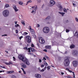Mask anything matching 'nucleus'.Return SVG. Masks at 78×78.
Returning a JSON list of instances; mask_svg holds the SVG:
<instances>
[{
	"label": "nucleus",
	"instance_id": "1a4fd4ad",
	"mask_svg": "<svg viewBox=\"0 0 78 78\" xmlns=\"http://www.w3.org/2000/svg\"><path fill=\"white\" fill-rule=\"evenodd\" d=\"M39 42L40 44H44L45 43V41L44 40V39H39Z\"/></svg>",
	"mask_w": 78,
	"mask_h": 78
},
{
	"label": "nucleus",
	"instance_id": "7c9ffc66",
	"mask_svg": "<svg viewBox=\"0 0 78 78\" xmlns=\"http://www.w3.org/2000/svg\"><path fill=\"white\" fill-rule=\"evenodd\" d=\"M12 78H16V76L14 75H12L11 76Z\"/></svg>",
	"mask_w": 78,
	"mask_h": 78
},
{
	"label": "nucleus",
	"instance_id": "6e6d98bb",
	"mask_svg": "<svg viewBox=\"0 0 78 78\" xmlns=\"http://www.w3.org/2000/svg\"><path fill=\"white\" fill-rule=\"evenodd\" d=\"M44 6H45V5L44 4H43V5H42V8H44Z\"/></svg>",
	"mask_w": 78,
	"mask_h": 78
},
{
	"label": "nucleus",
	"instance_id": "c03bdc74",
	"mask_svg": "<svg viewBox=\"0 0 78 78\" xmlns=\"http://www.w3.org/2000/svg\"><path fill=\"white\" fill-rule=\"evenodd\" d=\"M43 51H45V52H47V50L46 49H44L43 50Z\"/></svg>",
	"mask_w": 78,
	"mask_h": 78
},
{
	"label": "nucleus",
	"instance_id": "7ed1b4c3",
	"mask_svg": "<svg viewBox=\"0 0 78 78\" xmlns=\"http://www.w3.org/2000/svg\"><path fill=\"white\" fill-rule=\"evenodd\" d=\"M9 14V11L6 10L4 11L3 12V15L4 17H8Z\"/></svg>",
	"mask_w": 78,
	"mask_h": 78
},
{
	"label": "nucleus",
	"instance_id": "13d9d810",
	"mask_svg": "<svg viewBox=\"0 0 78 78\" xmlns=\"http://www.w3.org/2000/svg\"><path fill=\"white\" fill-rule=\"evenodd\" d=\"M37 27H40V25H39V24H38L37 25Z\"/></svg>",
	"mask_w": 78,
	"mask_h": 78
},
{
	"label": "nucleus",
	"instance_id": "c85d7f7f",
	"mask_svg": "<svg viewBox=\"0 0 78 78\" xmlns=\"http://www.w3.org/2000/svg\"><path fill=\"white\" fill-rule=\"evenodd\" d=\"M5 7H6V8H8V7H9V5L8 4H6L5 5Z\"/></svg>",
	"mask_w": 78,
	"mask_h": 78
},
{
	"label": "nucleus",
	"instance_id": "8fccbe9b",
	"mask_svg": "<svg viewBox=\"0 0 78 78\" xmlns=\"http://www.w3.org/2000/svg\"><path fill=\"white\" fill-rule=\"evenodd\" d=\"M7 36V34H4L2 35V36Z\"/></svg>",
	"mask_w": 78,
	"mask_h": 78
},
{
	"label": "nucleus",
	"instance_id": "412c9836",
	"mask_svg": "<svg viewBox=\"0 0 78 78\" xmlns=\"http://www.w3.org/2000/svg\"><path fill=\"white\" fill-rule=\"evenodd\" d=\"M30 48V50H31V51L34 52V51H35L34 49V48Z\"/></svg>",
	"mask_w": 78,
	"mask_h": 78
},
{
	"label": "nucleus",
	"instance_id": "dca6fc26",
	"mask_svg": "<svg viewBox=\"0 0 78 78\" xmlns=\"http://www.w3.org/2000/svg\"><path fill=\"white\" fill-rule=\"evenodd\" d=\"M30 32L32 34H34V30L33 29H32L30 30Z\"/></svg>",
	"mask_w": 78,
	"mask_h": 78
},
{
	"label": "nucleus",
	"instance_id": "4d7b16f0",
	"mask_svg": "<svg viewBox=\"0 0 78 78\" xmlns=\"http://www.w3.org/2000/svg\"><path fill=\"white\" fill-rule=\"evenodd\" d=\"M41 67H44V65H42Z\"/></svg>",
	"mask_w": 78,
	"mask_h": 78
},
{
	"label": "nucleus",
	"instance_id": "4468645a",
	"mask_svg": "<svg viewBox=\"0 0 78 78\" xmlns=\"http://www.w3.org/2000/svg\"><path fill=\"white\" fill-rule=\"evenodd\" d=\"M23 49L24 50H28V52H31V51H30V48H27V47H26L23 48Z\"/></svg>",
	"mask_w": 78,
	"mask_h": 78
},
{
	"label": "nucleus",
	"instance_id": "bb28decb",
	"mask_svg": "<svg viewBox=\"0 0 78 78\" xmlns=\"http://www.w3.org/2000/svg\"><path fill=\"white\" fill-rule=\"evenodd\" d=\"M63 11L65 12H67V9L66 8L63 9Z\"/></svg>",
	"mask_w": 78,
	"mask_h": 78
},
{
	"label": "nucleus",
	"instance_id": "20e7f679",
	"mask_svg": "<svg viewBox=\"0 0 78 78\" xmlns=\"http://www.w3.org/2000/svg\"><path fill=\"white\" fill-rule=\"evenodd\" d=\"M43 31L44 33H49V31H50L49 28L47 27H44L43 29Z\"/></svg>",
	"mask_w": 78,
	"mask_h": 78
},
{
	"label": "nucleus",
	"instance_id": "de8ad7c7",
	"mask_svg": "<svg viewBox=\"0 0 78 78\" xmlns=\"http://www.w3.org/2000/svg\"><path fill=\"white\" fill-rule=\"evenodd\" d=\"M22 37H23V36H21L20 37H19V39L20 40H21V39L22 38Z\"/></svg>",
	"mask_w": 78,
	"mask_h": 78
},
{
	"label": "nucleus",
	"instance_id": "a19ab883",
	"mask_svg": "<svg viewBox=\"0 0 78 78\" xmlns=\"http://www.w3.org/2000/svg\"><path fill=\"white\" fill-rule=\"evenodd\" d=\"M72 73H73V78H75V73H74V72H72Z\"/></svg>",
	"mask_w": 78,
	"mask_h": 78
},
{
	"label": "nucleus",
	"instance_id": "603ef678",
	"mask_svg": "<svg viewBox=\"0 0 78 78\" xmlns=\"http://www.w3.org/2000/svg\"><path fill=\"white\" fill-rule=\"evenodd\" d=\"M5 71H0V73H2V72H4Z\"/></svg>",
	"mask_w": 78,
	"mask_h": 78
},
{
	"label": "nucleus",
	"instance_id": "338daca9",
	"mask_svg": "<svg viewBox=\"0 0 78 78\" xmlns=\"http://www.w3.org/2000/svg\"><path fill=\"white\" fill-rule=\"evenodd\" d=\"M61 74L62 75H64L63 73L62 72V73H61Z\"/></svg>",
	"mask_w": 78,
	"mask_h": 78
},
{
	"label": "nucleus",
	"instance_id": "aec40b11",
	"mask_svg": "<svg viewBox=\"0 0 78 78\" xmlns=\"http://www.w3.org/2000/svg\"><path fill=\"white\" fill-rule=\"evenodd\" d=\"M58 13H59V14H61V15H62V16H64V15L65 14V12H58Z\"/></svg>",
	"mask_w": 78,
	"mask_h": 78
},
{
	"label": "nucleus",
	"instance_id": "0eeeda50",
	"mask_svg": "<svg viewBox=\"0 0 78 78\" xmlns=\"http://www.w3.org/2000/svg\"><path fill=\"white\" fill-rule=\"evenodd\" d=\"M72 54L74 56H76L78 55V51H77L74 50L72 52Z\"/></svg>",
	"mask_w": 78,
	"mask_h": 78
},
{
	"label": "nucleus",
	"instance_id": "5701e85b",
	"mask_svg": "<svg viewBox=\"0 0 78 78\" xmlns=\"http://www.w3.org/2000/svg\"><path fill=\"white\" fill-rule=\"evenodd\" d=\"M31 2H32V0H28V2H27L26 5H28V3H31Z\"/></svg>",
	"mask_w": 78,
	"mask_h": 78
},
{
	"label": "nucleus",
	"instance_id": "423d86ee",
	"mask_svg": "<svg viewBox=\"0 0 78 78\" xmlns=\"http://www.w3.org/2000/svg\"><path fill=\"white\" fill-rule=\"evenodd\" d=\"M31 39V38L30 36H27L25 37V39H26L28 43H30Z\"/></svg>",
	"mask_w": 78,
	"mask_h": 78
},
{
	"label": "nucleus",
	"instance_id": "0e129e2a",
	"mask_svg": "<svg viewBox=\"0 0 78 78\" xmlns=\"http://www.w3.org/2000/svg\"><path fill=\"white\" fill-rule=\"evenodd\" d=\"M32 8H34V9H35V8L36 7H34V6H32Z\"/></svg>",
	"mask_w": 78,
	"mask_h": 78
},
{
	"label": "nucleus",
	"instance_id": "58836bf2",
	"mask_svg": "<svg viewBox=\"0 0 78 78\" xmlns=\"http://www.w3.org/2000/svg\"><path fill=\"white\" fill-rule=\"evenodd\" d=\"M29 29L30 30H31L32 29H31V26H29Z\"/></svg>",
	"mask_w": 78,
	"mask_h": 78
},
{
	"label": "nucleus",
	"instance_id": "39448f33",
	"mask_svg": "<svg viewBox=\"0 0 78 78\" xmlns=\"http://www.w3.org/2000/svg\"><path fill=\"white\" fill-rule=\"evenodd\" d=\"M55 4V1L54 0H51L48 4V6L49 7H52Z\"/></svg>",
	"mask_w": 78,
	"mask_h": 78
},
{
	"label": "nucleus",
	"instance_id": "5fc2aeb1",
	"mask_svg": "<svg viewBox=\"0 0 78 78\" xmlns=\"http://www.w3.org/2000/svg\"><path fill=\"white\" fill-rule=\"evenodd\" d=\"M69 72H70V73H72V72H72V71H71V70H68Z\"/></svg>",
	"mask_w": 78,
	"mask_h": 78
},
{
	"label": "nucleus",
	"instance_id": "c756f323",
	"mask_svg": "<svg viewBox=\"0 0 78 78\" xmlns=\"http://www.w3.org/2000/svg\"><path fill=\"white\" fill-rule=\"evenodd\" d=\"M27 34H28V33L27 32H24L23 33V35L24 36H25L26 35H27Z\"/></svg>",
	"mask_w": 78,
	"mask_h": 78
},
{
	"label": "nucleus",
	"instance_id": "6e6552de",
	"mask_svg": "<svg viewBox=\"0 0 78 78\" xmlns=\"http://www.w3.org/2000/svg\"><path fill=\"white\" fill-rule=\"evenodd\" d=\"M73 66L74 67H76L78 65V62L77 61H74L73 62Z\"/></svg>",
	"mask_w": 78,
	"mask_h": 78
},
{
	"label": "nucleus",
	"instance_id": "e2e57ef3",
	"mask_svg": "<svg viewBox=\"0 0 78 78\" xmlns=\"http://www.w3.org/2000/svg\"><path fill=\"white\" fill-rule=\"evenodd\" d=\"M37 45L38 47H39V44H38V43H37Z\"/></svg>",
	"mask_w": 78,
	"mask_h": 78
},
{
	"label": "nucleus",
	"instance_id": "473e14b6",
	"mask_svg": "<svg viewBox=\"0 0 78 78\" xmlns=\"http://www.w3.org/2000/svg\"><path fill=\"white\" fill-rule=\"evenodd\" d=\"M70 31V30L69 29H66V33H69Z\"/></svg>",
	"mask_w": 78,
	"mask_h": 78
},
{
	"label": "nucleus",
	"instance_id": "4be33fe9",
	"mask_svg": "<svg viewBox=\"0 0 78 78\" xmlns=\"http://www.w3.org/2000/svg\"><path fill=\"white\" fill-rule=\"evenodd\" d=\"M14 71H7V73H14Z\"/></svg>",
	"mask_w": 78,
	"mask_h": 78
},
{
	"label": "nucleus",
	"instance_id": "a878e982",
	"mask_svg": "<svg viewBox=\"0 0 78 78\" xmlns=\"http://www.w3.org/2000/svg\"><path fill=\"white\" fill-rule=\"evenodd\" d=\"M18 3L19 5H23V2L22 1L19 2Z\"/></svg>",
	"mask_w": 78,
	"mask_h": 78
},
{
	"label": "nucleus",
	"instance_id": "2f4dec72",
	"mask_svg": "<svg viewBox=\"0 0 78 78\" xmlns=\"http://www.w3.org/2000/svg\"><path fill=\"white\" fill-rule=\"evenodd\" d=\"M44 66H48V64H47V62H46V63H45V62H44Z\"/></svg>",
	"mask_w": 78,
	"mask_h": 78
},
{
	"label": "nucleus",
	"instance_id": "3c124183",
	"mask_svg": "<svg viewBox=\"0 0 78 78\" xmlns=\"http://www.w3.org/2000/svg\"><path fill=\"white\" fill-rule=\"evenodd\" d=\"M32 47H34V44H32L31 45Z\"/></svg>",
	"mask_w": 78,
	"mask_h": 78
},
{
	"label": "nucleus",
	"instance_id": "864d4df0",
	"mask_svg": "<svg viewBox=\"0 0 78 78\" xmlns=\"http://www.w3.org/2000/svg\"><path fill=\"white\" fill-rule=\"evenodd\" d=\"M46 60V58H45V57H43V60Z\"/></svg>",
	"mask_w": 78,
	"mask_h": 78
},
{
	"label": "nucleus",
	"instance_id": "bf43d9fd",
	"mask_svg": "<svg viewBox=\"0 0 78 78\" xmlns=\"http://www.w3.org/2000/svg\"><path fill=\"white\" fill-rule=\"evenodd\" d=\"M21 69L23 71H24V69H23V68H21Z\"/></svg>",
	"mask_w": 78,
	"mask_h": 78
},
{
	"label": "nucleus",
	"instance_id": "f03ea898",
	"mask_svg": "<svg viewBox=\"0 0 78 78\" xmlns=\"http://www.w3.org/2000/svg\"><path fill=\"white\" fill-rule=\"evenodd\" d=\"M64 64L65 66H69L70 64V60H69V58L68 57H66L65 58L64 61Z\"/></svg>",
	"mask_w": 78,
	"mask_h": 78
},
{
	"label": "nucleus",
	"instance_id": "052dcab7",
	"mask_svg": "<svg viewBox=\"0 0 78 78\" xmlns=\"http://www.w3.org/2000/svg\"><path fill=\"white\" fill-rule=\"evenodd\" d=\"M66 70H68V71H69V69L68 68H66Z\"/></svg>",
	"mask_w": 78,
	"mask_h": 78
},
{
	"label": "nucleus",
	"instance_id": "b1692460",
	"mask_svg": "<svg viewBox=\"0 0 78 78\" xmlns=\"http://www.w3.org/2000/svg\"><path fill=\"white\" fill-rule=\"evenodd\" d=\"M75 47V45L72 44L70 46V48H73Z\"/></svg>",
	"mask_w": 78,
	"mask_h": 78
},
{
	"label": "nucleus",
	"instance_id": "a211bd4d",
	"mask_svg": "<svg viewBox=\"0 0 78 78\" xmlns=\"http://www.w3.org/2000/svg\"><path fill=\"white\" fill-rule=\"evenodd\" d=\"M5 64H6V65H11V64H12V63L11 62H9V63L5 62Z\"/></svg>",
	"mask_w": 78,
	"mask_h": 78
},
{
	"label": "nucleus",
	"instance_id": "680f3d73",
	"mask_svg": "<svg viewBox=\"0 0 78 78\" xmlns=\"http://www.w3.org/2000/svg\"><path fill=\"white\" fill-rule=\"evenodd\" d=\"M28 55H32V53H31L30 52H29L28 53Z\"/></svg>",
	"mask_w": 78,
	"mask_h": 78
},
{
	"label": "nucleus",
	"instance_id": "f704fd0d",
	"mask_svg": "<svg viewBox=\"0 0 78 78\" xmlns=\"http://www.w3.org/2000/svg\"><path fill=\"white\" fill-rule=\"evenodd\" d=\"M20 26L19 25L17 24L16 25H15V27H20Z\"/></svg>",
	"mask_w": 78,
	"mask_h": 78
},
{
	"label": "nucleus",
	"instance_id": "49530a36",
	"mask_svg": "<svg viewBox=\"0 0 78 78\" xmlns=\"http://www.w3.org/2000/svg\"><path fill=\"white\" fill-rule=\"evenodd\" d=\"M42 62V60L41 59H39V62Z\"/></svg>",
	"mask_w": 78,
	"mask_h": 78
},
{
	"label": "nucleus",
	"instance_id": "4c0bfd02",
	"mask_svg": "<svg viewBox=\"0 0 78 78\" xmlns=\"http://www.w3.org/2000/svg\"><path fill=\"white\" fill-rule=\"evenodd\" d=\"M50 69V66H48L47 67V70H49Z\"/></svg>",
	"mask_w": 78,
	"mask_h": 78
},
{
	"label": "nucleus",
	"instance_id": "393cba45",
	"mask_svg": "<svg viewBox=\"0 0 78 78\" xmlns=\"http://www.w3.org/2000/svg\"><path fill=\"white\" fill-rule=\"evenodd\" d=\"M21 23L23 25H25V21L23 20L21 21Z\"/></svg>",
	"mask_w": 78,
	"mask_h": 78
},
{
	"label": "nucleus",
	"instance_id": "2eb2a0df",
	"mask_svg": "<svg viewBox=\"0 0 78 78\" xmlns=\"http://www.w3.org/2000/svg\"><path fill=\"white\" fill-rule=\"evenodd\" d=\"M59 11H62V9H63V8H62V5H60L59 7Z\"/></svg>",
	"mask_w": 78,
	"mask_h": 78
},
{
	"label": "nucleus",
	"instance_id": "9d476101",
	"mask_svg": "<svg viewBox=\"0 0 78 78\" xmlns=\"http://www.w3.org/2000/svg\"><path fill=\"white\" fill-rule=\"evenodd\" d=\"M37 9V7H36V8H35V9H34V10H33V11L31 12V13H32L33 14H35L36 13V11Z\"/></svg>",
	"mask_w": 78,
	"mask_h": 78
},
{
	"label": "nucleus",
	"instance_id": "f3484780",
	"mask_svg": "<svg viewBox=\"0 0 78 78\" xmlns=\"http://www.w3.org/2000/svg\"><path fill=\"white\" fill-rule=\"evenodd\" d=\"M45 48H46V49H50V48H51V47L49 46H46Z\"/></svg>",
	"mask_w": 78,
	"mask_h": 78
},
{
	"label": "nucleus",
	"instance_id": "ddd939ff",
	"mask_svg": "<svg viewBox=\"0 0 78 78\" xmlns=\"http://www.w3.org/2000/svg\"><path fill=\"white\" fill-rule=\"evenodd\" d=\"M35 77L36 78H41V75L38 74H37L35 75Z\"/></svg>",
	"mask_w": 78,
	"mask_h": 78
},
{
	"label": "nucleus",
	"instance_id": "09e8293b",
	"mask_svg": "<svg viewBox=\"0 0 78 78\" xmlns=\"http://www.w3.org/2000/svg\"><path fill=\"white\" fill-rule=\"evenodd\" d=\"M45 70L44 69H42L41 71V72H44Z\"/></svg>",
	"mask_w": 78,
	"mask_h": 78
},
{
	"label": "nucleus",
	"instance_id": "79ce46f5",
	"mask_svg": "<svg viewBox=\"0 0 78 78\" xmlns=\"http://www.w3.org/2000/svg\"><path fill=\"white\" fill-rule=\"evenodd\" d=\"M13 61H15L16 60V59L15 58V57H13Z\"/></svg>",
	"mask_w": 78,
	"mask_h": 78
},
{
	"label": "nucleus",
	"instance_id": "a18cd8bd",
	"mask_svg": "<svg viewBox=\"0 0 78 78\" xmlns=\"http://www.w3.org/2000/svg\"><path fill=\"white\" fill-rule=\"evenodd\" d=\"M23 72L24 75H25L26 74V72L25 71H23Z\"/></svg>",
	"mask_w": 78,
	"mask_h": 78
},
{
	"label": "nucleus",
	"instance_id": "37998d69",
	"mask_svg": "<svg viewBox=\"0 0 78 78\" xmlns=\"http://www.w3.org/2000/svg\"><path fill=\"white\" fill-rule=\"evenodd\" d=\"M16 34H17V33H19V31H18V30H16Z\"/></svg>",
	"mask_w": 78,
	"mask_h": 78
},
{
	"label": "nucleus",
	"instance_id": "f8f14e48",
	"mask_svg": "<svg viewBox=\"0 0 78 78\" xmlns=\"http://www.w3.org/2000/svg\"><path fill=\"white\" fill-rule=\"evenodd\" d=\"M21 66L22 67H23V68H24V69H26L27 67L26 65L23 63H21Z\"/></svg>",
	"mask_w": 78,
	"mask_h": 78
},
{
	"label": "nucleus",
	"instance_id": "ea45409f",
	"mask_svg": "<svg viewBox=\"0 0 78 78\" xmlns=\"http://www.w3.org/2000/svg\"><path fill=\"white\" fill-rule=\"evenodd\" d=\"M45 58H46L47 59H49V57H48L46 55L45 56Z\"/></svg>",
	"mask_w": 78,
	"mask_h": 78
},
{
	"label": "nucleus",
	"instance_id": "69168bd1",
	"mask_svg": "<svg viewBox=\"0 0 78 78\" xmlns=\"http://www.w3.org/2000/svg\"><path fill=\"white\" fill-rule=\"evenodd\" d=\"M67 52L66 51L65 53V54H67Z\"/></svg>",
	"mask_w": 78,
	"mask_h": 78
},
{
	"label": "nucleus",
	"instance_id": "774afa93",
	"mask_svg": "<svg viewBox=\"0 0 78 78\" xmlns=\"http://www.w3.org/2000/svg\"><path fill=\"white\" fill-rule=\"evenodd\" d=\"M0 78H3V77L0 76Z\"/></svg>",
	"mask_w": 78,
	"mask_h": 78
},
{
	"label": "nucleus",
	"instance_id": "6ab92c4d",
	"mask_svg": "<svg viewBox=\"0 0 78 78\" xmlns=\"http://www.w3.org/2000/svg\"><path fill=\"white\" fill-rule=\"evenodd\" d=\"M74 36H76L77 37H78V33L76 31L75 34H74Z\"/></svg>",
	"mask_w": 78,
	"mask_h": 78
},
{
	"label": "nucleus",
	"instance_id": "cd10ccee",
	"mask_svg": "<svg viewBox=\"0 0 78 78\" xmlns=\"http://www.w3.org/2000/svg\"><path fill=\"white\" fill-rule=\"evenodd\" d=\"M50 16H48V17H47V18H46V19H47V20H49L50 19Z\"/></svg>",
	"mask_w": 78,
	"mask_h": 78
},
{
	"label": "nucleus",
	"instance_id": "9b49d317",
	"mask_svg": "<svg viewBox=\"0 0 78 78\" xmlns=\"http://www.w3.org/2000/svg\"><path fill=\"white\" fill-rule=\"evenodd\" d=\"M13 9H14L15 12H17L19 11V9H17V7H16V5H13Z\"/></svg>",
	"mask_w": 78,
	"mask_h": 78
},
{
	"label": "nucleus",
	"instance_id": "f257e3e1",
	"mask_svg": "<svg viewBox=\"0 0 78 78\" xmlns=\"http://www.w3.org/2000/svg\"><path fill=\"white\" fill-rule=\"evenodd\" d=\"M18 58L20 59V60H21L24 63L27 65V66H29L30 65V63L28 61V60L25 57H24L23 55H20L18 56Z\"/></svg>",
	"mask_w": 78,
	"mask_h": 78
},
{
	"label": "nucleus",
	"instance_id": "e433bc0d",
	"mask_svg": "<svg viewBox=\"0 0 78 78\" xmlns=\"http://www.w3.org/2000/svg\"><path fill=\"white\" fill-rule=\"evenodd\" d=\"M75 20L77 22H78V19L77 18H76Z\"/></svg>",
	"mask_w": 78,
	"mask_h": 78
},
{
	"label": "nucleus",
	"instance_id": "72a5a7b5",
	"mask_svg": "<svg viewBox=\"0 0 78 78\" xmlns=\"http://www.w3.org/2000/svg\"><path fill=\"white\" fill-rule=\"evenodd\" d=\"M0 67L1 68H3V69H5V66H0Z\"/></svg>",
	"mask_w": 78,
	"mask_h": 78
},
{
	"label": "nucleus",
	"instance_id": "c9c22d12",
	"mask_svg": "<svg viewBox=\"0 0 78 78\" xmlns=\"http://www.w3.org/2000/svg\"><path fill=\"white\" fill-rule=\"evenodd\" d=\"M73 6H74V7H75V6H76V5L74 3H73Z\"/></svg>",
	"mask_w": 78,
	"mask_h": 78
}]
</instances>
